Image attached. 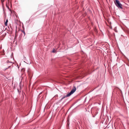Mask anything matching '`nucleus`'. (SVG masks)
<instances>
[{
	"instance_id": "20e7f679",
	"label": "nucleus",
	"mask_w": 129,
	"mask_h": 129,
	"mask_svg": "<svg viewBox=\"0 0 129 129\" xmlns=\"http://www.w3.org/2000/svg\"><path fill=\"white\" fill-rule=\"evenodd\" d=\"M8 22V19H7L6 21V22H5V25L6 26H7V23Z\"/></svg>"
},
{
	"instance_id": "f257e3e1",
	"label": "nucleus",
	"mask_w": 129,
	"mask_h": 129,
	"mask_svg": "<svg viewBox=\"0 0 129 129\" xmlns=\"http://www.w3.org/2000/svg\"><path fill=\"white\" fill-rule=\"evenodd\" d=\"M76 88L75 86H74L73 89L70 93H68L67 95L63 97L62 98L61 100L64 98L65 97H68L70 96L72 94H73L76 90Z\"/></svg>"
},
{
	"instance_id": "f03ea898",
	"label": "nucleus",
	"mask_w": 129,
	"mask_h": 129,
	"mask_svg": "<svg viewBox=\"0 0 129 129\" xmlns=\"http://www.w3.org/2000/svg\"><path fill=\"white\" fill-rule=\"evenodd\" d=\"M114 3L119 8H120L121 9H123L122 5L120 3L119 1L118 0H115Z\"/></svg>"
},
{
	"instance_id": "39448f33",
	"label": "nucleus",
	"mask_w": 129,
	"mask_h": 129,
	"mask_svg": "<svg viewBox=\"0 0 129 129\" xmlns=\"http://www.w3.org/2000/svg\"><path fill=\"white\" fill-rule=\"evenodd\" d=\"M52 52L53 53L56 52V50L55 49H53V51H52Z\"/></svg>"
},
{
	"instance_id": "423d86ee",
	"label": "nucleus",
	"mask_w": 129,
	"mask_h": 129,
	"mask_svg": "<svg viewBox=\"0 0 129 129\" xmlns=\"http://www.w3.org/2000/svg\"><path fill=\"white\" fill-rule=\"evenodd\" d=\"M23 33L24 34V35H25V32L24 31H23Z\"/></svg>"
},
{
	"instance_id": "7ed1b4c3",
	"label": "nucleus",
	"mask_w": 129,
	"mask_h": 129,
	"mask_svg": "<svg viewBox=\"0 0 129 129\" xmlns=\"http://www.w3.org/2000/svg\"><path fill=\"white\" fill-rule=\"evenodd\" d=\"M30 70L29 68H28L27 70V73L28 74H30Z\"/></svg>"
}]
</instances>
